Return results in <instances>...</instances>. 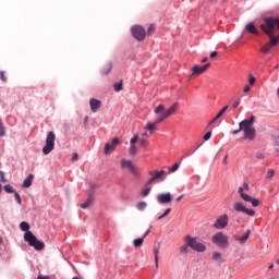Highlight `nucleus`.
<instances>
[{
  "instance_id": "22",
  "label": "nucleus",
  "mask_w": 279,
  "mask_h": 279,
  "mask_svg": "<svg viewBox=\"0 0 279 279\" xmlns=\"http://www.w3.org/2000/svg\"><path fill=\"white\" fill-rule=\"evenodd\" d=\"M158 254H160V244L155 245L154 247V256H155V267L158 269Z\"/></svg>"
},
{
  "instance_id": "43",
  "label": "nucleus",
  "mask_w": 279,
  "mask_h": 279,
  "mask_svg": "<svg viewBox=\"0 0 279 279\" xmlns=\"http://www.w3.org/2000/svg\"><path fill=\"white\" fill-rule=\"evenodd\" d=\"M138 143L141 144L142 147H146V145H147V140H145V137H141V138L138 140Z\"/></svg>"
},
{
  "instance_id": "29",
  "label": "nucleus",
  "mask_w": 279,
  "mask_h": 279,
  "mask_svg": "<svg viewBox=\"0 0 279 279\" xmlns=\"http://www.w3.org/2000/svg\"><path fill=\"white\" fill-rule=\"evenodd\" d=\"M5 136V125H3V121L0 119V137Z\"/></svg>"
},
{
  "instance_id": "23",
  "label": "nucleus",
  "mask_w": 279,
  "mask_h": 279,
  "mask_svg": "<svg viewBox=\"0 0 279 279\" xmlns=\"http://www.w3.org/2000/svg\"><path fill=\"white\" fill-rule=\"evenodd\" d=\"M93 202H95V196L89 195L87 201L85 203L81 204V208H83V209L88 208L90 206V204H93Z\"/></svg>"
},
{
  "instance_id": "4",
  "label": "nucleus",
  "mask_w": 279,
  "mask_h": 279,
  "mask_svg": "<svg viewBox=\"0 0 279 279\" xmlns=\"http://www.w3.org/2000/svg\"><path fill=\"white\" fill-rule=\"evenodd\" d=\"M213 243L222 250L230 247V240L228 235L223 234V232H218L211 236Z\"/></svg>"
},
{
  "instance_id": "9",
  "label": "nucleus",
  "mask_w": 279,
  "mask_h": 279,
  "mask_svg": "<svg viewBox=\"0 0 279 279\" xmlns=\"http://www.w3.org/2000/svg\"><path fill=\"white\" fill-rule=\"evenodd\" d=\"M165 170H160V171H150L149 175H151L145 183V186H149V184H154V182H156V180H159V182H163L165 180Z\"/></svg>"
},
{
  "instance_id": "59",
  "label": "nucleus",
  "mask_w": 279,
  "mask_h": 279,
  "mask_svg": "<svg viewBox=\"0 0 279 279\" xmlns=\"http://www.w3.org/2000/svg\"><path fill=\"white\" fill-rule=\"evenodd\" d=\"M37 279H49V277L38 276Z\"/></svg>"
},
{
  "instance_id": "24",
  "label": "nucleus",
  "mask_w": 279,
  "mask_h": 279,
  "mask_svg": "<svg viewBox=\"0 0 279 279\" xmlns=\"http://www.w3.org/2000/svg\"><path fill=\"white\" fill-rule=\"evenodd\" d=\"M144 241H145L144 238L135 239V240L133 241L134 247H141V245H143Z\"/></svg>"
},
{
  "instance_id": "20",
  "label": "nucleus",
  "mask_w": 279,
  "mask_h": 279,
  "mask_svg": "<svg viewBox=\"0 0 279 279\" xmlns=\"http://www.w3.org/2000/svg\"><path fill=\"white\" fill-rule=\"evenodd\" d=\"M250 234H252V230L247 229L245 234L240 238H236L235 241H239V243L243 245L244 243L247 242V239H250Z\"/></svg>"
},
{
  "instance_id": "36",
  "label": "nucleus",
  "mask_w": 279,
  "mask_h": 279,
  "mask_svg": "<svg viewBox=\"0 0 279 279\" xmlns=\"http://www.w3.org/2000/svg\"><path fill=\"white\" fill-rule=\"evenodd\" d=\"M180 169V163H174L170 169V173H175Z\"/></svg>"
},
{
  "instance_id": "47",
  "label": "nucleus",
  "mask_w": 279,
  "mask_h": 279,
  "mask_svg": "<svg viewBox=\"0 0 279 279\" xmlns=\"http://www.w3.org/2000/svg\"><path fill=\"white\" fill-rule=\"evenodd\" d=\"M154 32H156V26H155V25H150V26L148 27L147 34H148V35H151V34H154Z\"/></svg>"
},
{
  "instance_id": "60",
  "label": "nucleus",
  "mask_w": 279,
  "mask_h": 279,
  "mask_svg": "<svg viewBox=\"0 0 279 279\" xmlns=\"http://www.w3.org/2000/svg\"><path fill=\"white\" fill-rule=\"evenodd\" d=\"M182 197H184V195L179 196V197L175 199V202H180V201L182 199Z\"/></svg>"
},
{
  "instance_id": "26",
  "label": "nucleus",
  "mask_w": 279,
  "mask_h": 279,
  "mask_svg": "<svg viewBox=\"0 0 279 279\" xmlns=\"http://www.w3.org/2000/svg\"><path fill=\"white\" fill-rule=\"evenodd\" d=\"M136 208H137V210H141V211H143V210H145V208H147V203H145V202H138L137 204H136Z\"/></svg>"
},
{
  "instance_id": "41",
  "label": "nucleus",
  "mask_w": 279,
  "mask_h": 279,
  "mask_svg": "<svg viewBox=\"0 0 279 279\" xmlns=\"http://www.w3.org/2000/svg\"><path fill=\"white\" fill-rule=\"evenodd\" d=\"M275 173L276 172L274 171V169H268L266 178L271 179V178H274Z\"/></svg>"
},
{
  "instance_id": "31",
  "label": "nucleus",
  "mask_w": 279,
  "mask_h": 279,
  "mask_svg": "<svg viewBox=\"0 0 279 279\" xmlns=\"http://www.w3.org/2000/svg\"><path fill=\"white\" fill-rule=\"evenodd\" d=\"M271 49V44L268 43L264 47H262L263 53H269V50Z\"/></svg>"
},
{
  "instance_id": "14",
  "label": "nucleus",
  "mask_w": 279,
  "mask_h": 279,
  "mask_svg": "<svg viewBox=\"0 0 279 279\" xmlns=\"http://www.w3.org/2000/svg\"><path fill=\"white\" fill-rule=\"evenodd\" d=\"M121 142L119 138L114 137L111 143H106L105 144V154L108 155L110 151H114L117 149V145H119Z\"/></svg>"
},
{
  "instance_id": "39",
  "label": "nucleus",
  "mask_w": 279,
  "mask_h": 279,
  "mask_svg": "<svg viewBox=\"0 0 279 279\" xmlns=\"http://www.w3.org/2000/svg\"><path fill=\"white\" fill-rule=\"evenodd\" d=\"M149 193H151V187H145V189L142 191L143 197H147V195H149Z\"/></svg>"
},
{
  "instance_id": "62",
  "label": "nucleus",
  "mask_w": 279,
  "mask_h": 279,
  "mask_svg": "<svg viewBox=\"0 0 279 279\" xmlns=\"http://www.w3.org/2000/svg\"><path fill=\"white\" fill-rule=\"evenodd\" d=\"M87 121H88V116L85 117L84 123H86Z\"/></svg>"
},
{
  "instance_id": "12",
  "label": "nucleus",
  "mask_w": 279,
  "mask_h": 279,
  "mask_svg": "<svg viewBox=\"0 0 279 279\" xmlns=\"http://www.w3.org/2000/svg\"><path fill=\"white\" fill-rule=\"evenodd\" d=\"M238 193L243 202H248L250 204H252V206H254V208H258V206H260V201L243 193V189H239Z\"/></svg>"
},
{
  "instance_id": "48",
  "label": "nucleus",
  "mask_w": 279,
  "mask_h": 279,
  "mask_svg": "<svg viewBox=\"0 0 279 279\" xmlns=\"http://www.w3.org/2000/svg\"><path fill=\"white\" fill-rule=\"evenodd\" d=\"M239 189H242V193H245L244 191H250V184L244 183L243 186H240Z\"/></svg>"
},
{
  "instance_id": "42",
  "label": "nucleus",
  "mask_w": 279,
  "mask_h": 279,
  "mask_svg": "<svg viewBox=\"0 0 279 279\" xmlns=\"http://www.w3.org/2000/svg\"><path fill=\"white\" fill-rule=\"evenodd\" d=\"M195 151L196 150L194 148L193 150H190V151L185 153L182 158H189V157L193 156V154H195Z\"/></svg>"
},
{
  "instance_id": "44",
  "label": "nucleus",
  "mask_w": 279,
  "mask_h": 279,
  "mask_svg": "<svg viewBox=\"0 0 279 279\" xmlns=\"http://www.w3.org/2000/svg\"><path fill=\"white\" fill-rule=\"evenodd\" d=\"M137 142H138V135H134V136L131 138V141H130L131 145H136Z\"/></svg>"
},
{
  "instance_id": "27",
  "label": "nucleus",
  "mask_w": 279,
  "mask_h": 279,
  "mask_svg": "<svg viewBox=\"0 0 279 279\" xmlns=\"http://www.w3.org/2000/svg\"><path fill=\"white\" fill-rule=\"evenodd\" d=\"M3 190L5 191V193H16V190H14V187H12V185H10V184H5L4 186H3Z\"/></svg>"
},
{
  "instance_id": "7",
  "label": "nucleus",
  "mask_w": 279,
  "mask_h": 279,
  "mask_svg": "<svg viewBox=\"0 0 279 279\" xmlns=\"http://www.w3.org/2000/svg\"><path fill=\"white\" fill-rule=\"evenodd\" d=\"M175 110H178V102H174L169 109L165 110V105H159L157 108H155V114H160L162 112L163 117L166 119H169Z\"/></svg>"
},
{
  "instance_id": "51",
  "label": "nucleus",
  "mask_w": 279,
  "mask_h": 279,
  "mask_svg": "<svg viewBox=\"0 0 279 279\" xmlns=\"http://www.w3.org/2000/svg\"><path fill=\"white\" fill-rule=\"evenodd\" d=\"M0 179H1V182H8V180H5V172L0 171Z\"/></svg>"
},
{
  "instance_id": "19",
  "label": "nucleus",
  "mask_w": 279,
  "mask_h": 279,
  "mask_svg": "<svg viewBox=\"0 0 279 279\" xmlns=\"http://www.w3.org/2000/svg\"><path fill=\"white\" fill-rule=\"evenodd\" d=\"M227 111H228V106H225V107L217 113V116L209 122V125H213V123H216L217 121H219V119H221V117H223V114H226Z\"/></svg>"
},
{
  "instance_id": "25",
  "label": "nucleus",
  "mask_w": 279,
  "mask_h": 279,
  "mask_svg": "<svg viewBox=\"0 0 279 279\" xmlns=\"http://www.w3.org/2000/svg\"><path fill=\"white\" fill-rule=\"evenodd\" d=\"M113 88H114L116 93H121V90H123V82L120 81L119 83H116L113 85Z\"/></svg>"
},
{
  "instance_id": "32",
  "label": "nucleus",
  "mask_w": 279,
  "mask_h": 279,
  "mask_svg": "<svg viewBox=\"0 0 279 279\" xmlns=\"http://www.w3.org/2000/svg\"><path fill=\"white\" fill-rule=\"evenodd\" d=\"M171 214V208H168L165 210V213L162 215H160L157 219H165V217L169 216Z\"/></svg>"
},
{
  "instance_id": "6",
  "label": "nucleus",
  "mask_w": 279,
  "mask_h": 279,
  "mask_svg": "<svg viewBox=\"0 0 279 279\" xmlns=\"http://www.w3.org/2000/svg\"><path fill=\"white\" fill-rule=\"evenodd\" d=\"M184 241L189 245V247H191V250H194V252H201L202 253L206 250V245L198 242L197 238L186 235Z\"/></svg>"
},
{
  "instance_id": "1",
  "label": "nucleus",
  "mask_w": 279,
  "mask_h": 279,
  "mask_svg": "<svg viewBox=\"0 0 279 279\" xmlns=\"http://www.w3.org/2000/svg\"><path fill=\"white\" fill-rule=\"evenodd\" d=\"M259 27L270 38V46L276 47L279 43V36H275L276 29H279V17H265Z\"/></svg>"
},
{
  "instance_id": "55",
  "label": "nucleus",
  "mask_w": 279,
  "mask_h": 279,
  "mask_svg": "<svg viewBox=\"0 0 279 279\" xmlns=\"http://www.w3.org/2000/svg\"><path fill=\"white\" fill-rule=\"evenodd\" d=\"M209 58H217V51H213L209 56Z\"/></svg>"
},
{
  "instance_id": "2",
  "label": "nucleus",
  "mask_w": 279,
  "mask_h": 279,
  "mask_svg": "<svg viewBox=\"0 0 279 279\" xmlns=\"http://www.w3.org/2000/svg\"><path fill=\"white\" fill-rule=\"evenodd\" d=\"M20 229L24 233V241L28 243L31 247H34L37 252H41V250H45V242L38 240L36 235L32 231H29V225L25 221H22L20 223Z\"/></svg>"
},
{
  "instance_id": "5",
  "label": "nucleus",
  "mask_w": 279,
  "mask_h": 279,
  "mask_svg": "<svg viewBox=\"0 0 279 279\" xmlns=\"http://www.w3.org/2000/svg\"><path fill=\"white\" fill-rule=\"evenodd\" d=\"M56 147V133L53 131L49 132L46 137V145L43 148L44 156H49Z\"/></svg>"
},
{
  "instance_id": "61",
  "label": "nucleus",
  "mask_w": 279,
  "mask_h": 279,
  "mask_svg": "<svg viewBox=\"0 0 279 279\" xmlns=\"http://www.w3.org/2000/svg\"><path fill=\"white\" fill-rule=\"evenodd\" d=\"M208 61V58H204L203 60H202V62L204 63V62H207Z\"/></svg>"
},
{
  "instance_id": "35",
  "label": "nucleus",
  "mask_w": 279,
  "mask_h": 279,
  "mask_svg": "<svg viewBox=\"0 0 279 279\" xmlns=\"http://www.w3.org/2000/svg\"><path fill=\"white\" fill-rule=\"evenodd\" d=\"M14 198L15 202H17V204L21 206V204H23V201L21 199V194H19V192H14Z\"/></svg>"
},
{
  "instance_id": "17",
  "label": "nucleus",
  "mask_w": 279,
  "mask_h": 279,
  "mask_svg": "<svg viewBox=\"0 0 279 279\" xmlns=\"http://www.w3.org/2000/svg\"><path fill=\"white\" fill-rule=\"evenodd\" d=\"M89 106H90L92 112H97V110L101 108V101L98 99L92 98L89 100Z\"/></svg>"
},
{
  "instance_id": "52",
  "label": "nucleus",
  "mask_w": 279,
  "mask_h": 279,
  "mask_svg": "<svg viewBox=\"0 0 279 279\" xmlns=\"http://www.w3.org/2000/svg\"><path fill=\"white\" fill-rule=\"evenodd\" d=\"M256 158H257L258 160H263V159L265 158V155H264L263 153H257V154H256Z\"/></svg>"
},
{
  "instance_id": "63",
  "label": "nucleus",
  "mask_w": 279,
  "mask_h": 279,
  "mask_svg": "<svg viewBox=\"0 0 279 279\" xmlns=\"http://www.w3.org/2000/svg\"><path fill=\"white\" fill-rule=\"evenodd\" d=\"M274 267V264H270L269 266H268V269H271Z\"/></svg>"
},
{
  "instance_id": "8",
  "label": "nucleus",
  "mask_w": 279,
  "mask_h": 279,
  "mask_svg": "<svg viewBox=\"0 0 279 279\" xmlns=\"http://www.w3.org/2000/svg\"><path fill=\"white\" fill-rule=\"evenodd\" d=\"M233 208L235 213H243V215H247V217H254V215H256V211L254 209L245 207V204H243L242 202L234 203Z\"/></svg>"
},
{
  "instance_id": "16",
  "label": "nucleus",
  "mask_w": 279,
  "mask_h": 279,
  "mask_svg": "<svg viewBox=\"0 0 279 279\" xmlns=\"http://www.w3.org/2000/svg\"><path fill=\"white\" fill-rule=\"evenodd\" d=\"M171 199H173L172 197H171V193H165V194H158L157 195V202L159 203V204H169V203H171Z\"/></svg>"
},
{
  "instance_id": "53",
  "label": "nucleus",
  "mask_w": 279,
  "mask_h": 279,
  "mask_svg": "<svg viewBox=\"0 0 279 279\" xmlns=\"http://www.w3.org/2000/svg\"><path fill=\"white\" fill-rule=\"evenodd\" d=\"M240 132H243V130H241V126H239V130L231 131V134H233V136H236V134H239Z\"/></svg>"
},
{
  "instance_id": "11",
  "label": "nucleus",
  "mask_w": 279,
  "mask_h": 279,
  "mask_svg": "<svg viewBox=\"0 0 279 279\" xmlns=\"http://www.w3.org/2000/svg\"><path fill=\"white\" fill-rule=\"evenodd\" d=\"M133 38L143 43L145 40V28L141 25H135L131 29Z\"/></svg>"
},
{
  "instance_id": "34",
  "label": "nucleus",
  "mask_w": 279,
  "mask_h": 279,
  "mask_svg": "<svg viewBox=\"0 0 279 279\" xmlns=\"http://www.w3.org/2000/svg\"><path fill=\"white\" fill-rule=\"evenodd\" d=\"M189 244L185 243L183 246H181L180 252L181 254H189Z\"/></svg>"
},
{
  "instance_id": "45",
  "label": "nucleus",
  "mask_w": 279,
  "mask_h": 279,
  "mask_svg": "<svg viewBox=\"0 0 279 279\" xmlns=\"http://www.w3.org/2000/svg\"><path fill=\"white\" fill-rule=\"evenodd\" d=\"M151 228H154V226H149V229L144 233V235L142 236V239H147V236H149V232H151Z\"/></svg>"
},
{
  "instance_id": "13",
  "label": "nucleus",
  "mask_w": 279,
  "mask_h": 279,
  "mask_svg": "<svg viewBox=\"0 0 279 279\" xmlns=\"http://www.w3.org/2000/svg\"><path fill=\"white\" fill-rule=\"evenodd\" d=\"M121 168L122 169H129L133 175H138V171H136V168L134 167V163H132L131 160L121 159Z\"/></svg>"
},
{
  "instance_id": "56",
  "label": "nucleus",
  "mask_w": 279,
  "mask_h": 279,
  "mask_svg": "<svg viewBox=\"0 0 279 279\" xmlns=\"http://www.w3.org/2000/svg\"><path fill=\"white\" fill-rule=\"evenodd\" d=\"M72 160H73V161L77 160V153H74V154H73Z\"/></svg>"
},
{
  "instance_id": "28",
  "label": "nucleus",
  "mask_w": 279,
  "mask_h": 279,
  "mask_svg": "<svg viewBox=\"0 0 279 279\" xmlns=\"http://www.w3.org/2000/svg\"><path fill=\"white\" fill-rule=\"evenodd\" d=\"M165 119H167L165 117V114L161 112L160 116L155 120L154 124L158 125L159 123H162V121H165Z\"/></svg>"
},
{
  "instance_id": "49",
  "label": "nucleus",
  "mask_w": 279,
  "mask_h": 279,
  "mask_svg": "<svg viewBox=\"0 0 279 279\" xmlns=\"http://www.w3.org/2000/svg\"><path fill=\"white\" fill-rule=\"evenodd\" d=\"M241 105V98H238L233 105H232V108H239V106Z\"/></svg>"
},
{
  "instance_id": "57",
  "label": "nucleus",
  "mask_w": 279,
  "mask_h": 279,
  "mask_svg": "<svg viewBox=\"0 0 279 279\" xmlns=\"http://www.w3.org/2000/svg\"><path fill=\"white\" fill-rule=\"evenodd\" d=\"M204 145V142H202L201 144H198L194 149L197 151L198 147H202Z\"/></svg>"
},
{
  "instance_id": "10",
  "label": "nucleus",
  "mask_w": 279,
  "mask_h": 279,
  "mask_svg": "<svg viewBox=\"0 0 279 279\" xmlns=\"http://www.w3.org/2000/svg\"><path fill=\"white\" fill-rule=\"evenodd\" d=\"M229 221L228 214H223L216 219L214 228H216V230H225V228H228Z\"/></svg>"
},
{
  "instance_id": "38",
  "label": "nucleus",
  "mask_w": 279,
  "mask_h": 279,
  "mask_svg": "<svg viewBox=\"0 0 279 279\" xmlns=\"http://www.w3.org/2000/svg\"><path fill=\"white\" fill-rule=\"evenodd\" d=\"M213 260H221V253L214 252L213 253Z\"/></svg>"
},
{
  "instance_id": "40",
  "label": "nucleus",
  "mask_w": 279,
  "mask_h": 279,
  "mask_svg": "<svg viewBox=\"0 0 279 279\" xmlns=\"http://www.w3.org/2000/svg\"><path fill=\"white\" fill-rule=\"evenodd\" d=\"M248 84L250 86H254V84H256V77H254L252 74L248 77Z\"/></svg>"
},
{
  "instance_id": "18",
  "label": "nucleus",
  "mask_w": 279,
  "mask_h": 279,
  "mask_svg": "<svg viewBox=\"0 0 279 279\" xmlns=\"http://www.w3.org/2000/svg\"><path fill=\"white\" fill-rule=\"evenodd\" d=\"M245 29L247 31L248 34H253L254 36H260V32L258 31V28H256L254 23H248L245 26Z\"/></svg>"
},
{
  "instance_id": "64",
  "label": "nucleus",
  "mask_w": 279,
  "mask_h": 279,
  "mask_svg": "<svg viewBox=\"0 0 279 279\" xmlns=\"http://www.w3.org/2000/svg\"><path fill=\"white\" fill-rule=\"evenodd\" d=\"M276 151H278V153H279V147H277V148H276Z\"/></svg>"
},
{
  "instance_id": "3",
  "label": "nucleus",
  "mask_w": 279,
  "mask_h": 279,
  "mask_svg": "<svg viewBox=\"0 0 279 279\" xmlns=\"http://www.w3.org/2000/svg\"><path fill=\"white\" fill-rule=\"evenodd\" d=\"M255 121L256 116H251L250 119H244L239 123L240 130L244 132V141H254V138H256V129L254 128Z\"/></svg>"
},
{
  "instance_id": "15",
  "label": "nucleus",
  "mask_w": 279,
  "mask_h": 279,
  "mask_svg": "<svg viewBox=\"0 0 279 279\" xmlns=\"http://www.w3.org/2000/svg\"><path fill=\"white\" fill-rule=\"evenodd\" d=\"M208 66H210V63H207L205 65H194L192 68V75L193 76L202 75V73H205L208 70Z\"/></svg>"
},
{
  "instance_id": "30",
  "label": "nucleus",
  "mask_w": 279,
  "mask_h": 279,
  "mask_svg": "<svg viewBox=\"0 0 279 279\" xmlns=\"http://www.w3.org/2000/svg\"><path fill=\"white\" fill-rule=\"evenodd\" d=\"M110 71H112V63H108L107 69L106 70H101V74L102 75H108V73H110Z\"/></svg>"
},
{
  "instance_id": "46",
  "label": "nucleus",
  "mask_w": 279,
  "mask_h": 279,
  "mask_svg": "<svg viewBox=\"0 0 279 279\" xmlns=\"http://www.w3.org/2000/svg\"><path fill=\"white\" fill-rule=\"evenodd\" d=\"M210 136H213V132L209 131L203 136V138L204 141H210Z\"/></svg>"
},
{
  "instance_id": "54",
  "label": "nucleus",
  "mask_w": 279,
  "mask_h": 279,
  "mask_svg": "<svg viewBox=\"0 0 279 279\" xmlns=\"http://www.w3.org/2000/svg\"><path fill=\"white\" fill-rule=\"evenodd\" d=\"M243 90H244V93H250V90H252V88L250 87V85H246Z\"/></svg>"
},
{
  "instance_id": "58",
  "label": "nucleus",
  "mask_w": 279,
  "mask_h": 279,
  "mask_svg": "<svg viewBox=\"0 0 279 279\" xmlns=\"http://www.w3.org/2000/svg\"><path fill=\"white\" fill-rule=\"evenodd\" d=\"M222 162H223V165H228V156L225 157Z\"/></svg>"
},
{
  "instance_id": "37",
  "label": "nucleus",
  "mask_w": 279,
  "mask_h": 279,
  "mask_svg": "<svg viewBox=\"0 0 279 279\" xmlns=\"http://www.w3.org/2000/svg\"><path fill=\"white\" fill-rule=\"evenodd\" d=\"M146 130H148V132H154L156 130V124L154 123H148L146 125Z\"/></svg>"
},
{
  "instance_id": "33",
  "label": "nucleus",
  "mask_w": 279,
  "mask_h": 279,
  "mask_svg": "<svg viewBox=\"0 0 279 279\" xmlns=\"http://www.w3.org/2000/svg\"><path fill=\"white\" fill-rule=\"evenodd\" d=\"M137 151H138V149L136 148V145H131L130 150H129L131 156H136Z\"/></svg>"
},
{
  "instance_id": "50",
  "label": "nucleus",
  "mask_w": 279,
  "mask_h": 279,
  "mask_svg": "<svg viewBox=\"0 0 279 279\" xmlns=\"http://www.w3.org/2000/svg\"><path fill=\"white\" fill-rule=\"evenodd\" d=\"M0 78L2 82H8V77H5V72L3 71L0 72Z\"/></svg>"
},
{
  "instance_id": "21",
  "label": "nucleus",
  "mask_w": 279,
  "mask_h": 279,
  "mask_svg": "<svg viewBox=\"0 0 279 279\" xmlns=\"http://www.w3.org/2000/svg\"><path fill=\"white\" fill-rule=\"evenodd\" d=\"M33 180H34V174H28L23 181V184H22L23 189H29V186H32Z\"/></svg>"
}]
</instances>
